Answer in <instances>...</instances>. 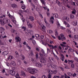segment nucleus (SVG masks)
Segmentation results:
<instances>
[{
	"label": "nucleus",
	"mask_w": 78,
	"mask_h": 78,
	"mask_svg": "<svg viewBox=\"0 0 78 78\" xmlns=\"http://www.w3.org/2000/svg\"><path fill=\"white\" fill-rule=\"evenodd\" d=\"M32 43L34 44V45H35L36 44V41L35 40H33L32 41Z\"/></svg>",
	"instance_id": "e433bc0d"
},
{
	"label": "nucleus",
	"mask_w": 78,
	"mask_h": 78,
	"mask_svg": "<svg viewBox=\"0 0 78 78\" xmlns=\"http://www.w3.org/2000/svg\"><path fill=\"white\" fill-rule=\"evenodd\" d=\"M31 78H36V77L35 76H31Z\"/></svg>",
	"instance_id": "774afa93"
},
{
	"label": "nucleus",
	"mask_w": 78,
	"mask_h": 78,
	"mask_svg": "<svg viewBox=\"0 0 78 78\" xmlns=\"http://www.w3.org/2000/svg\"><path fill=\"white\" fill-rule=\"evenodd\" d=\"M73 77H75L76 76V74L75 73H74L72 75Z\"/></svg>",
	"instance_id": "a19ab883"
},
{
	"label": "nucleus",
	"mask_w": 78,
	"mask_h": 78,
	"mask_svg": "<svg viewBox=\"0 0 78 78\" xmlns=\"http://www.w3.org/2000/svg\"><path fill=\"white\" fill-rule=\"evenodd\" d=\"M74 37H75V39H78V36L77 35H74Z\"/></svg>",
	"instance_id": "ea45409f"
},
{
	"label": "nucleus",
	"mask_w": 78,
	"mask_h": 78,
	"mask_svg": "<svg viewBox=\"0 0 78 78\" xmlns=\"http://www.w3.org/2000/svg\"><path fill=\"white\" fill-rule=\"evenodd\" d=\"M61 29H62V30H65V27H61Z\"/></svg>",
	"instance_id": "4d7b16f0"
},
{
	"label": "nucleus",
	"mask_w": 78,
	"mask_h": 78,
	"mask_svg": "<svg viewBox=\"0 0 78 78\" xmlns=\"http://www.w3.org/2000/svg\"><path fill=\"white\" fill-rule=\"evenodd\" d=\"M64 24H65L66 25H67L69 23L67 22L66 21H64Z\"/></svg>",
	"instance_id": "58836bf2"
},
{
	"label": "nucleus",
	"mask_w": 78,
	"mask_h": 78,
	"mask_svg": "<svg viewBox=\"0 0 78 78\" xmlns=\"http://www.w3.org/2000/svg\"><path fill=\"white\" fill-rule=\"evenodd\" d=\"M56 65H53V68H54V69H56Z\"/></svg>",
	"instance_id": "603ef678"
},
{
	"label": "nucleus",
	"mask_w": 78,
	"mask_h": 78,
	"mask_svg": "<svg viewBox=\"0 0 78 78\" xmlns=\"http://www.w3.org/2000/svg\"><path fill=\"white\" fill-rule=\"evenodd\" d=\"M66 19L67 22H69L70 21V19H69V18L68 17V16H66Z\"/></svg>",
	"instance_id": "aec40b11"
},
{
	"label": "nucleus",
	"mask_w": 78,
	"mask_h": 78,
	"mask_svg": "<svg viewBox=\"0 0 78 78\" xmlns=\"http://www.w3.org/2000/svg\"><path fill=\"white\" fill-rule=\"evenodd\" d=\"M4 55H7L8 54V53H6V51H5L4 52Z\"/></svg>",
	"instance_id": "13d9d810"
},
{
	"label": "nucleus",
	"mask_w": 78,
	"mask_h": 78,
	"mask_svg": "<svg viewBox=\"0 0 78 78\" xmlns=\"http://www.w3.org/2000/svg\"><path fill=\"white\" fill-rule=\"evenodd\" d=\"M41 39H44V35H41Z\"/></svg>",
	"instance_id": "e2e57ef3"
},
{
	"label": "nucleus",
	"mask_w": 78,
	"mask_h": 78,
	"mask_svg": "<svg viewBox=\"0 0 78 78\" xmlns=\"http://www.w3.org/2000/svg\"><path fill=\"white\" fill-rule=\"evenodd\" d=\"M18 13L19 14V15H20V16H21L22 17H23V15H22V14L18 12Z\"/></svg>",
	"instance_id": "3c124183"
},
{
	"label": "nucleus",
	"mask_w": 78,
	"mask_h": 78,
	"mask_svg": "<svg viewBox=\"0 0 78 78\" xmlns=\"http://www.w3.org/2000/svg\"><path fill=\"white\" fill-rule=\"evenodd\" d=\"M51 20H54V17L53 16H51L50 18Z\"/></svg>",
	"instance_id": "680f3d73"
},
{
	"label": "nucleus",
	"mask_w": 78,
	"mask_h": 78,
	"mask_svg": "<svg viewBox=\"0 0 78 78\" xmlns=\"http://www.w3.org/2000/svg\"><path fill=\"white\" fill-rule=\"evenodd\" d=\"M12 70H10L8 71V73H9V74H10L11 75V73H12Z\"/></svg>",
	"instance_id": "2f4dec72"
},
{
	"label": "nucleus",
	"mask_w": 78,
	"mask_h": 78,
	"mask_svg": "<svg viewBox=\"0 0 78 78\" xmlns=\"http://www.w3.org/2000/svg\"><path fill=\"white\" fill-rule=\"evenodd\" d=\"M21 57H22L21 58L22 59H25V56L23 55H21Z\"/></svg>",
	"instance_id": "f704fd0d"
},
{
	"label": "nucleus",
	"mask_w": 78,
	"mask_h": 78,
	"mask_svg": "<svg viewBox=\"0 0 78 78\" xmlns=\"http://www.w3.org/2000/svg\"><path fill=\"white\" fill-rule=\"evenodd\" d=\"M67 33H68V34H70L71 33V32L70 31V30H68Z\"/></svg>",
	"instance_id": "de8ad7c7"
},
{
	"label": "nucleus",
	"mask_w": 78,
	"mask_h": 78,
	"mask_svg": "<svg viewBox=\"0 0 78 78\" xmlns=\"http://www.w3.org/2000/svg\"><path fill=\"white\" fill-rule=\"evenodd\" d=\"M28 27L30 28H31L33 27V25L31 24V23H29V25H28Z\"/></svg>",
	"instance_id": "f3484780"
},
{
	"label": "nucleus",
	"mask_w": 78,
	"mask_h": 78,
	"mask_svg": "<svg viewBox=\"0 0 78 78\" xmlns=\"http://www.w3.org/2000/svg\"><path fill=\"white\" fill-rule=\"evenodd\" d=\"M41 27L42 29H43V30H45V27L44 26V25H42L41 26Z\"/></svg>",
	"instance_id": "4be33fe9"
},
{
	"label": "nucleus",
	"mask_w": 78,
	"mask_h": 78,
	"mask_svg": "<svg viewBox=\"0 0 78 78\" xmlns=\"http://www.w3.org/2000/svg\"><path fill=\"white\" fill-rule=\"evenodd\" d=\"M35 36L36 37H40V35H39L38 34H36L35 35Z\"/></svg>",
	"instance_id": "c756f323"
},
{
	"label": "nucleus",
	"mask_w": 78,
	"mask_h": 78,
	"mask_svg": "<svg viewBox=\"0 0 78 78\" xmlns=\"http://www.w3.org/2000/svg\"><path fill=\"white\" fill-rule=\"evenodd\" d=\"M69 51H71V52H74V49H72V48H70L69 49Z\"/></svg>",
	"instance_id": "b1692460"
},
{
	"label": "nucleus",
	"mask_w": 78,
	"mask_h": 78,
	"mask_svg": "<svg viewBox=\"0 0 78 78\" xmlns=\"http://www.w3.org/2000/svg\"><path fill=\"white\" fill-rule=\"evenodd\" d=\"M27 70L28 72H30V73H36L38 72V70L34 69L33 68H27Z\"/></svg>",
	"instance_id": "f257e3e1"
},
{
	"label": "nucleus",
	"mask_w": 78,
	"mask_h": 78,
	"mask_svg": "<svg viewBox=\"0 0 78 78\" xmlns=\"http://www.w3.org/2000/svg\"><path fill=\"white\" fill-rule=\"evenodd\" d=\"M15 53L16 55H17V56H19V54L18 53V52H17V51H16L15 52Z\"/></svg>",
	"instance_id": "c03bdc74"
},
{
	"label": "nucleus",
	"mask_w": 78,
	"mask_h": 78,
	"mask_svg": "<svg viewBox=\"0 0 78 78\" xmlns=\"http://www.w3.org/2000/svg\"><path fill=\"white\" fill-rule=\"evenodd\" d=\"M55 58L57 59V60H59V58L56 55H54Z\"/></svg>",
	"instance_id": "7c9ffc66"
},
{
	"label": "nucleus",
	"mask_w": 78,
	"mask_h": 78,
	"mask_svg": "<svg viewBox=\"0 0 78 78\" xmlns=\"http://www.w3.org/2000/svg\"><path fill=\"white\" fill-rule=\"evenodd\" d=\"M73 25L74 26H76L77 25V21H74L73 22Z\"/></svg>",
	"instance_id": "9b49d317"
},
{
	"label": "nucleus",
	"mask_w": 78,
	"mask_h": 78,
	"mask_svg": "<svg viewBox=\"0 0 78 78\" xmlns=\"http://www.w3.org/2000/svg\"><path fill=\"white\" fill-rule=\"evenodd\" d=\"M36 50H37V51H39L40 49H39V48H36Z\"/></svg>",
	"instance_id": "338daca9"
},
{
	"label": "nucleus",
	"mask_w": 78,
	"mask_h": 78,
	"mask_svg": "<svg viewBox=\"0 0 78 78\" xmlns=\"http://www.w3.org/2000/svg\"><path fill=\"white\" fill-rule=\"evenodd\" d=\"M53 16L54 17L55 16V18H58V14H53Z\"/></svg>",
	"instance_id": "2eb2a0df"
},
{
	"label": "nucleus",
	"mask_w": 78,
	"mask_h": 78,
	"mask_svg": "<svg viewBox=\"0 0 78 78\" xmlns=\"http://www.w3.org/2000/svg\"><path fill=\"white\" fill-rule=\"evenodd\" d=\"M21 73L22 74V75L23 76H26V74H25V73L23 71H21Z\"/></svg>",
	"instance_id": "1a4fd4ad"
},
{
	"label": "nucleus",
	"mask_w": 78,
	"mask_h": 78,
	"mask_svg": "<svg viewBox=\"0 0 78 78\" xmlns=\"http://www.w3.org/2000/svg\"><path fill=\"white\" fill-rule=\"evenodd\" d=\"M25 19H24V18H23L22 19V20L23 22V23H24L25 22Z\"/></svg>",
	"instance_id": "6e6d98bb"
},
{
	"label": "nucleus",
	"mask_w": 78,
	"mask_h": 78,
	"mask_svg": "<svg viewBox=\"0 0 78 78\" xmlns=\"http://www.w3.org/2000/svg\"><path fill=\"white\" fill-rule=\"evenodd\" d=\"M11 32H12V33H14L15 32H16V30H11Z\"/></svg>",
	"instance_id": "cd10ccee"
},
{
	"label": "nucleus",
	"mask_w": 78,
	"mask_h": 78,
	"mask_svg": "<svg viewBox=\"0 0 78 78\" xmlns=\"http://www.w3.org/2000/svg\"><path fill=\"white\" fill-rule=\"evenodd\" d=\"M42 78H47V76L44 75H43V76H42Z\"/></svg>",
	"instance_id": "09e8293b"
},
{
	"label": "nucleus",
	"mask_w": 78,
	"mask_h": 78,
	"mask_svg": "<svg viewBox=\"0 0 78 78\" xmlns=\"http://www.w3.org/2000/svg\"><path fill=\"white\" fill-rule=\"evenodd\" d=\"M27 47L29 49H30V50H31V47H30L28 45V44H27Z\"/></svg>",
	"instance_id": "473e14b6"
},
{
	"label": "nucleus",
	"mask_w": 78,
	"mask_h": 78,
	"mask_svg": "<svg viewBox=\"0 0 78 78\" xmlns=\"http://www.w3.org/2000/svg\"><path fill=\"white\" fill-rule=\"evenodd\" d=\"M57 27H60V24L59 23V22L57 23Z\"/></svg>",
	"instance_id": "c85d7f7f"
},
{
	"label": "nucleus",
	"mask_w": 78,
	"mask_h": 78,
	"mask_svg": "<svg viewBox=\"0 0 78 78\" xmlns=\"http://www.w3.org/2000/svg\"><path fill=\"white\" fill-rule=\"evenodd\" d=\"M61 56H62V58L61 59H62V61H64V59L65 58L64 56L63 55V54H62L61 55Z\"/></svg>",
	"instance_id": "a211bd4d"
},
{
	"label": "nucleus",
	"mask_w": 78,
	"mask_h": 78,
	"mask_svg": "<svg viewBox=\"0 0 78 78\" xmlns=\"http://www.w3.org/2000/svg\"><path fill=\"white\" fill-rule=\"evenodd\" d=\"M69 16L71 19H73L74 18V16L72 14H70Z\"/></svg>",
	"instance_id": "f8f14e48"
},
{
	"label": "nucleus",
	"mask_w": 78,
	"mask_h": 78,
	"mask_svg": "<svg viewBox=\"0 0 78 78\" xmlns=\"http://www.w3.org/2000/svg\"><path fill=\"white\" fill-rule=\"evenodd\" d=\"M9 59H13V56H9Z\"/></svg>",
	"instance_id": "79ce46f5"
},
{
	"label": "nucleus",
	"mask_w": 78,
	"mask_h": 78,
	"mask_svg": "<svg viewBox=\"0 0 78 78\" xmlns=\"http://www.w3.org/2000/svg\"><path fill=\"white\" fill-rule=\"evenodd\" d=\"M15 40H16L17 42H18L20 41V38L18 37H15Z\"/></svg>",
	"instance_id": "423d86ee"
},
{
	"label": "nucleus",
	"mask_w": 78,
	"mask_h": 78,
	"mask_svg": "<svg viewBox=\"0 0 78 78\" xmlns=\"http://www.w3.org/2000/svg\"><path fill=\"white\" fill-rule=\"evenodd\" d=\"M12 65L13 66H16V62H14V61H12Z\"/></svg>",
	"instance_id": "dca6fc26"
},
{
	"label": "nucleus",
	"mask_w": 78,
	"mask_h": 78,
	"mask_svg": "<svg viewBox=\"0 0 78 78\" xmlns=\"http://www.w3.org/2000/svg\"><path fill=\"white\" fill-rule=\"evenodd\" d=\"M3 20L5 22H6V23H9V19H8V18H5L3 19Z\"/></svg>",
	"instance_id": "0eeeda50"
},
{
	"label": "nucleus",
	"mask_w": 78,
	"mask_h": 78,
	"mask_svg": "<svg viewBox=\"0 0 78 78\" xmlns=\"http://www.w3.org/2000/svg\"><path fill=\"white\" fill-rule=\"evenodd\" d=\"M40 61L41 63H45L46 62V58L44 57H42L41 59H40Z\"/></svg>",
	"instance_id": "f03ea898"
},
{
	"label": "nucleus",
	"mask_w": 78,
	"mask_h": 78,
	"mask_svg": "<svg viewBox=\"0 0 78 78\" xmlns=\"http://www.w3.org/2000/svg\"><path fill=\"white\" fill-rule=\"evenodd\" d=\"M53 33V31H52V30H49V33H50V34H51V33Z\"/></svg>",
	"instance_id": "49530a36"
},
{
	"label": "nucleus",
	"mask_w": 78,
	"mask_h": 78,
	"mask_svg": "<svg viewBox=\"0 0 78 78\" xmlns=\"http://www.w3.org/2000/svg\"><path fill=\"white\" fill-rule=\"evenodd\" d=\"M74 66H75V65H74L73 63L71 64V66L72 68H74Z\"/></svg>",
	"instance_id": "c9c22d12"
},
{
	"label": "nucleus",
	"mask_w": 78,
	"mask_h": 78,
	"mask_svg": "<svg viewBox=\"0 0 78 78\" xmlns=\"http://www.w3.org/2000/svg\"><path fill=\"white\" fill-rule=\"evenodd\" d=\"M41 2L44 5V6L45 5V1L44 0H40Z\"/></svg>",
	"instance_id": "9d476101"
},
{
	"label": "nucleus",
	"mask_w": 78,
	"mask_h": 78,
	"mask_svg": "<svg viewBox=\"0 0 78 78\" xmlns=\"http://www.w3.org/2000/svg\"><path fill=\"white\" fill-rule=\"evenodd\" d=\"M41 53H42V54H40V55L41 56H46V54H45V51H44L43 49H41Z\"/></svg>",
	"instance_id": "7ed1b4c3"
},
{
	"label": "nucleus",
	"mask_w": 78,
	"mask_h": 78,
	"mask_svg": "<svg viewBox=\"0 0 78 78\" xmlns=\"http://www.w3.org/2000/svg\"><path fill=\"white\" fill-rule=\"evenodd\" d=\"M42 44H43V45H46L47 44L46 43L44 42H42Z\"/></svg>",
	"instance_id": "864d4df0"
},
{
	"label": "nucleus",
	"mask_w": 78,
	"mask_h": 78,
	"mask_svg": "<svg viewBox=\"0 0 78 78\" xmlns=\"http://www.w3.org/2000/svg\"><path fill=\"white\" fill-rule=\"evenodd\" d=\"M31 61H32L33 63H35L36 62V60H35V59L32 58Z\"/></svg>",
	"instance_id": "6ab92c4d"
},
{
	"label": "nucleus",
	"mask_w": 78,
	"mask_h": 78,
	"mask_svg": "<svg viewBox=\"0 0 78 78\" xmlns=\"http://www.w3.org/2000/svg\"><path fill=\"white\" fill-rule=\"evenodd\" d=\"M64 75H65V78H67V75H66V74L65 73Z\"/></svg>",
	"instance_id": "052dcab7"
},
{
	"label": "nucleus",
	"mask_w": 78,
	"mask_h": 78,
	"mask_svg": "<svg viewBox=\"0 0 78 78\" xmlns=\"http://www.w3.org/2000/svg\"><path fill=\"white\" fill-rule=\"evenodd\" d=\"M48 73L50 75V74H53V71L49 69L48 70Z\"/></svg>",
	"instance_id": "6e6552de"
},
{
	"label": "nucleus",
	"mask_w": 78,
	"mask_h": 78,
	"mask_svg": "<svg viewBox=\"0 0 78 78\" xmlns=\"http://www.w3.org/2000/svg\"><path fill=\"white\" fill-rule=\"evenodd\" d=\"M29 19L31 21V22H34V17L32 16H30L29 17Z\"/></svg>",
	"instance_id": "39448f33"
},
{
	"label": "nucleus",
	"mask_w": 78,
	"mask_h": 78,
	"mask_svg": "<svg viewBox=\"0 0 78 78\" xmlns=\"http://www.w3.org/2000/svg\"><path fill=\"white\" fill-rule=\"evenodd\" d=\"M15 77L16 78H20V77H19V74L17 73L15 76Z\"/></svg>",
	"instance_id": "5701e85b"
},
{
	"label": "nucleus",
	"mask_w": 78,
	"mask_h": 78,
	"mask_svg": "<svg viewBox=\"0 0 78 78\" xmlns=\"http://www.w3.org/2000/svg\"><path fill=\"white\" fill-rule=\"evenodd\" d=\"M22 8L23 9H25V5H24V6H22Z\"/></svg>",
	"instance_id": "37998d69"
},
{
	"label": "nucleus",
	"mask_w": 78,
	"mask_h": 78,
	"mask_svg": "<svg viewBox=\"0 0 78 78\" xmlns=\"http://www.w3.org/2000/svg\"><path fill=\"white\" fill-rule=\"evenodd\" d=\"M47 14V16L48 17H49V16H50V13H49V12H47V13H46Z\"/></svg>",
	"instance_id": "a18cd8bd"
},
{
	"label": "nucleus",
	"mask_w": 78,
	"mask_h": 78,
	"mask_svg": "<svg viewBox=\"0 0 78 78\" xmlns=\"http://www.w3.org/2000/svg\"><path fill=\"white\" fill-rule=\"evenodd\" d=\"M6 66H8V67L9 66V64L8 62L6 63Z\"/></svg>",
	"instance_id": "bf43d9fd"
},
{
	"label": "nucleus",
	"mask_w": 78,
	"mask_h": 78,
	"mask_svg": "<svg viewBox=\"0 0 78 78\" xmlns=\"http://www.w3.org/2000/svg\"><path fill=\"white\" fill-rule=\"evenodd\" d=\"M11 6L12 8H16L17 7V5H16L15 4H12V5Z\"/></svg>",
	"instance_id": "ddd939ff"
},
{
	"label": "nucleus",
	"mask_w": 78,
	"mask_h": 78,
	"mask_svg": "<svg viewBox=\"0 0 78 78\" xmlns=\"http://www.w3.org/2000/svg\"><path fill=\"white\" fill-rule=\"evenodd\" d=\"M68 62V61H67V59H66L64 61V62H65L66 64Z\"/></svg>",
	"instance_id": "69168bd1"
},
{
	"label": "nucleus",
	"mask_w": 78,
	"mask_h": 78,
	"mask_svg": "<svg viewBox=\"0 0 78 78\" xmlns=\"http://www.w3.org/2000/svg\"><path fill=\"white\" fill-rule=\"evenodd\" d=\"M68 74L70 76H71L72 75V74L71 73H68Z\"/></svg>",
	"instance_id": "4c0bfd02"
},
{
	"label": "nucleus",
	"mask_w": 78,
	"mask_h": 78,
	"mask_svg": "<svg viewBox=\"0 0 78 78\" xmlns=\"http://www.w3.org/2000/svg\"><path fill=\"white\" fill-rule=\"evenodd\" d=\"M3 16H1L0 17V23L2 25H4L5 24V23L4 22V21H3V20L2 19V18H3Z\"/></svg>",
	"instance_id": "20e7f679"
},
{
	"label": "nucleus",
	"mask_w": 78,
	"mask_h": 78,
	"mask_svg": "<svg viewBox=\"0 0 78 78\" xmlns=\"http://www.w3.org/2000/svg\"><path fill=\"white\" fill-rule=\"evenodd\" d=\"M64 77V75H61V77H60V78H63Z\"/></svg>",
	"instance_id": "0e129e2a"
},
{
	"label": "nucleus",
	"mask_w": 78,
	"mask_h": 78,
	"mask_svg": "<svg viewBox=\"0 0 78 78\" xmlns=\"http://www.w3.org/2000/svg\"><path fill=\"white\" fill-rule=\"evenodd\" d=\"M0 29L2 31H5V28H4L2 27H0Z\"/></svg>",
	"instance_id": "a878e982"
},
{
	"label": "nucleus",
	"mask_w": 78,
	"mask_h": 78,
	"mask_svg": "<svg viewBox=\"0 0 78 78\" xmlns=\"http://www.w3.org/2000/svg\"><path fill=\"white\" fill-rule=\"evenodd\" d=\"M39 63H37V62H36V63H35V66H36V67H38V66H39Z\"/></svg>",
	"instance_id": "72a5a7b5"
},
{
	"label": "nucleus",
	"mask_w": 78,
	"mask_h": 78,
	"mask_svg": "<svg viewBox=\"0 0 78 78\" xmlns=\"http://www.w3.org/2000/svg\"><path fill=\"white\" fill-rule=\"evenodd\" d=\"M38 67H42V65H41V64H39Z\"/></svg>",
	"instance_id": "8fccbe9b"
},
{
	"label": "nucleus",
	"mask_w": 78,
	"mask_h": 78,
	"mask_svg": "<svg viewBox=\"0 0 78 78\" xmlns=\"http://www.w3.org/2000/svg\"><path fill=\"white\" fill-rule=\"evenodd\" d=\"M55 35L56 36H58V31H56L55 32Z\"/></svg>",
	"instance_id": "5fc2aeb1"
},
{
	"label": "nucleus",
	"mask_w": 78,
	"mask_h": 78,
	"mask_svg": "<svg viewBox=\"0 0 78 78\" xmlns=\"http://www.w3.org/2000/svg\"><path fill=\"white\" fill-rule=\"evenodd\" d=\"M30 53L31 56H33L34 55V53H33V51L32 50H31L30 51Z\"/></svg>",
	"instance_id": "412c9836"
},
{
	"label": "nucleus",
	"mask_w": 78,
	"mask_h": 78,
	"mask_svg": "<svg viewBox=\"0 0 78 78\" xmlns=\"http://www.w3.org/2000/svg\"><path fill=\"white\" fill-rule=\"evenodd\" d=\"M60 45L61 46H62V47H67V46H66V45H64L62 44H60Z\"/></svg>",
	"instance_id": "393cba45"
},
{
	"label": "nucleus",
	"mask_w": 78,
	"mask_h": 78,
	"mask_svg": "<svg viewBox=\"0 0 78 78\" xmlns=\"http://www.w3.org/2000/svg\"><path fill=\"white\" fill-rule=\"evenodd\" d=\"M16 73V72L12 70V72L11 75L12 76H15V73Z\"/></svg>",
	"instance_id": "4468645a"
},
{
	"label": "nucleus",
	"mask_w": 78,
	"mask_h": 78,
	"mask_svg": "<svg viewBox=\"0 0 78 78\" xmlns=\"http://www.w3.org/2000/svg\"><path fill=\"white\" fill-rule=\"evenodd\" d=\"M52 72H53V73L54 74H56V73H57V71L56 70H54L53 71H52Z\"/></svg>",
	"instance_id": "bb28decb"
}]
</instances>
